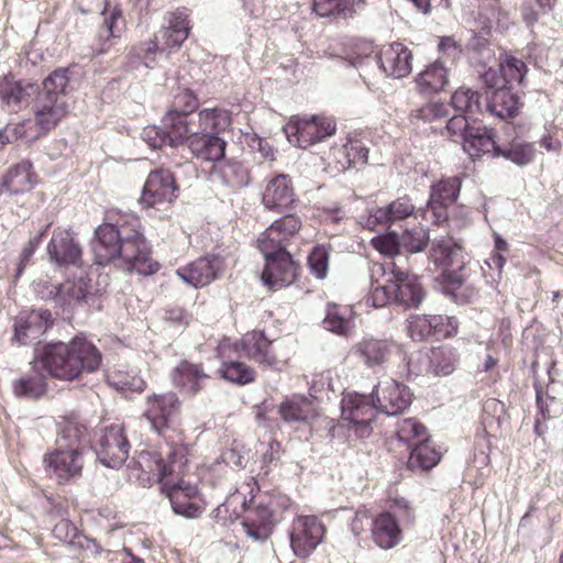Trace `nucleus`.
<instances>
[{
	"label": "nucleus",
	"mask_w": 563,
	"mask_h": 563,
	"mask_svg": "<svg viewBox=\"0 0 563 563\" xmlns=\"http://www.w3.org/2000/svg\"><path fill=\"white\" fill-rule=\"evenodd\" d=\"M95 263L113 264L125 271L150 275L159 265L150 260L151 249L143 234L141 220L134 214L120 217L115 223H102L95 231L91 243Z\"/></svg>",
	"instance_id": "1"
},
{
	"label": "nucleus",
	"mask_w": 563,
	"mask_h": 563,
	"mask_svg": "<svg viewBox=\"0 0 563 563\" xmlns=\"http://www.w3.org/2000/svg\"><path fill=\"white\" fill-rule=\"evenodd\" d=\"M37 360L53 377L74 380L84 373L99 369L102 355L86 336L76 335L68 343L56 342L45 345Z\"/></svg>",
	"instance_id": "2"
},
{
	"label": "nucleus",
	"mask_w": 563,
	"mask_h": 563,
	"mask_svg": "<svg viewBox=\"0 0 563 563\" xmlns=\"http://www.w3.org/2000/svg\"><path fill=\"white\" fill-rule=\"evenodd\" d=\"M88 442V430L85 424L75 419L60 423L56 446L44 456L47 471L58 483L74 482L81 476L84 452Z\"/></svg>",
	"instance_id": "3"
},
{
	"label": "nucleus",
	"mask_w": 563,
	"mask_h": 563,
	"mask_svg": "<svg viewBox=\"0 0 563 563\" xmlns=\"http://www.w3.org/2000/svg\"><path fill=\"white\" fill-rule=\"evenodd\" d=\"M68 68H57L44 79L43 88L41 91L37 90L33 106L36 128L35 136H40L54 129L68 113Z\"/></svg>",
	"instance_id": "4"
},
{
	"label": "nucleus",
	"mask_w": 563,
	"mask_h": 563,
	"mask_svg": "<svg viewBox=\"0 0 563 563\" xmlns=\"http://www.w3.org/2000/svg\"><path fill=\"white\" fill-rule=\"evenodd\" d=\"M440 56L416 77L417 88L422 95L443 91L449 85L452 67L461 55V47L452 37H441L438 44Z\"/></svg>",
	"instance_id": "5"
},
{
	"label": "nucleus",
	"mask_w": 563,
	"mask_h": 563,
	"mask_svg": "<svg viewBox=\"0 0 563 563\" xmlns=\"http://www.w3.org/2000/svg\"><path fill=\"white\" fill-rule=\"evenodd\" d=\"M236 353L260 365L280 371L290 358V352L282 340H268L263 331L245 333L239 343L233 344Z\"/></svg>",
	"instance_id": "6"
},
{
	"label": "nucleus",
	"mask_w": 563,
	"mask_h": 563,
	"mask_svg": "<svg viewBox=\"0 0 563 563\" xmlns=\"http://www.w3.org/2000/svg\"><path fill=\"white\" fill-rule=\"evenodd\" d=\"M378 411L373 396L350 393L341 400V420L338 428H347L357 438H367L372 433L371 423Z\"/></svg>",
	"instance_id": "7"
},
{
	"label": "nucleus",
	"mask_w": 563,
	"mask_h": 563,
	"mask_svg": "<svg viewBox=\"0 0 563 563\" xmlns=\"http://www.w3.org/2000/svg\"><path fill=\"white\" fill-rule=\"evenodd\" d=\"M188 450L183 444L168 445L166 460L156 452L142 451L133 463L145 474H155L162 486L165 479L181 476L187 464Z\"/></svg>",
	"instance_id": "8"
},
{
	"label": "nucleus",
	"mask_w": 563,
	"mask_h": 563,
	"mask_svg": "<svg viewBox=\"0 0 563 563\" xmlns=\"http://www.w3.org/2000/svg\"><path fill=\"white\" fill-rule=\"evenodd\" d=\"M429 260L452 286H460L464 282L465 254L463 247L452 238L434 239L431 242Z\"/></svg>",
	"instance_id": "9"
},
{
	"label": "nucleus",
	"mask_w": 563,
	"mask_h": 563,
	"mask_svg": "<svg viewBox=\"0 0 563 563\" xmlns=\"http://www.w3.org/2000/svg\"><path fill=\"white\" fill-rule=\"evenodd\" d=\"M288 142L300 148H308L314 143L323 141L335 133V123L332 119L313 115L290 121L284 128Z\"/></svg>",
	"instance_id": "10"
},
{
	"label": "nucleus",
	"mask_w": 563,
	"mask_h": 563,
	"mask_svg": "<svg viewBox=\"0 0 563 563\" xmlns=\"http://www.w3.org/2000/svg\"><path fill=\"white\" fill-rule=\"evenodd\" d=\"M130 442L120 423H112L106 427L96 442L97 459L104 466L119 468L129 457Z\"/></svg>",
	"instance_id": "11"
},
{
	"label": "nucleus",
	"mask_w": 563,
	"mask_h": 563,
	"mask_svg": "<svg viewBox=\"0 0 563 563\" xmlns=\"http://www.w3.org/2000/svg\"><path fill=\"white\" fill-rule=\"evenodd\" d=\"M325 527L316 516H298L290 530V547L298 558H308L323 541Z\"/></svg>",
	"instance_id": "12"
},
{
	"label": "nucleus",
	"mask_w": 563,
	"mask_h": 563,
	"mask_svg": "<svg viewBox=\"0 0 563 563\" xmlns=\"http://www.w3.org/2000/svg\"><path fill=\"white\" fill-rule=\"evenodd\" d=\"M352 353L367 368H384L394 355L406 361L407 356L400 346L393 340L365 338L352 347Z\"/></svg>",
	"instance_id": "13"
},
{
	"label": "nucleus",
	"mask_w": 563,
	"mask_h": 563,
	"mask_svg": "<svg viewBox=\"0 0 563 563\" xmlns=\"http://www.w3.org/2000/svg\"><path fill=\"white\" fill-rule=\"evenodd\" d=\"M462 180L457 176L443 178L431 186L424 218L434 224L445 222L449 218L448 208L460 194Z\"/></svg>",
	"instance_id": "14"
},
{
	"label": "nucleus",
	"mask_w": 563,
	"mask_h": 563,
	"mask_svg": "<svg viewBox=\"0 0 563 563\" xmlns=\"http://www.w3.org/2000/svg\"><path fill=\"white\" fill-rule=\"evenodd\" d=\"M177 191L175 177L168 169H154L146 178L139 201L146 208L170 203L177 198Z\"/></svg>",
	"instance_id": "15"
},
{
	"label": "nucleus",
	"mask_w": 563,
	"mask_h": 563,
	"mask_svg": "<svg viewBox=\"0 0 563 563\" xmlns=\"http://www.w3.org/2000/svg\"><path fill=\"white\" fill-rule=\"evenodd\" d=\"M179 477L165 479L163 490L168 496L175 514L188 519L198 518L203 507L197 498V487L185 483Z\"/></svg>",
	"instance_id": "16"
},
{
	"label": "nucleus",
	"mask_w": 563,
	"mask_h": 563,
	"mask_svg": "<svg viewBox=\"0 0 563 563\" xmlns=\"http://www.w3.org/2000/svg\"><path fill=\"white\" fill-rule=\"evenodd\" d=\"M372 396L378 411L388 416L401 413L411 404L409 388L391 378H384L374 387Z\"/></svg>",
	"instance_id": "17"
},
{
	"label": "nucleus",
	"mask_w": 563,
	"mask_h": 563,
	"mask_svg": "<svg viewBox=\"0 0 563 563\" xmlns=\"http://www.w3.org/2000/svg\"><path fill=\"white\" fill-rule=\"evenodd\" d=\"M54 324L52 313L47 309L21 312L14 321L13 342L30 345L37 342Z\"/></svg>",
	"instance_id": "18"
},
{
	"label": "nucleus",
	"mask_w": 563,
	"mask_h": 563,
	"mask_svg": "<svg viewBox=\"0 0 563 563\" xmlns=\"http://www.w3.org/2000/svg\"><path fill=\"white\" fill-rule=\"evenodd\" d=\"M179 409L180 401L175 393L153 394L146 398L144 417L155 432L162 433L169 428Z\"/></svg>",
	"instance_id": "19"
},
{
	"label": "nucleus",
	"mask_w": 563,
	"mask_h": 563,
	"mask_svg": "<svg viewBox=\"0 0 563 563\" xmlns=\"http://www.w3.org/2000/svg\"><path fill=\"white\" fill-rule=\"evenodd\" d=\"M224 269V260L220 255H206L176 271L186 284L205 287L219 277Z\"/></svg>",
	"instance_id": "20"
},
{
	"label": "nucleus",
	"mask_w": 563,
	"mask_h": 563,
	"mask_svg": "<svg viewBox=\"0 0 563 563\" xmlns=\"http://www.w3.org/2000/svg\"><path fill=\"white\" fill-rule=\"evenodd\" d=\"M394 301L405 308H417L424 298V290L418 277L402 269L396 262L391 263Z\"/></svg>",
	"instance_id": "21"
},
{
	"label": "nucleus",
	"mask_w": 563,
	"mask_h": 563,
	"mask_svg": "<svg viewBox=\"0 0 563 563\" xmlns=\"http://www.w3.org/2000/svg\"><path fill=\"white\" fill-rule=\"evenodd\" d=\"M298 202L289 175L279 174L271 178L262 194L263 206L272 211L284 212Z\"/></svg>",
	"instance_id": "22"
},
{
	"label": "nucleus",
	"mask_w": 563,
	"mask_h": 563,
	"mask_svg": "<svg viewBox=\"0 0 563 563\" xmlns=\"http://www.w3.org/2000/svg\"><path fill=\"white\" fill-rule=\"evenodd\" d=\"M265 268L262 273V280L272 290L291 285L298 274V266L289 253L273 255L265 258Z\"/></svg>",
	"instance_id": "23"
},
{
	"label": "nucleus",
	"mask_w": 563,
	"mask_h": 563,
	"mask_svg": "<svg viewBox=\"0 0 563 563\" xmlns=\"http://www.w3.org/2000/svg\"><path fill=\"white\" fill-rule=\"evenodd\" d=\"M37 92V86L13 77L0 79V101L10 112H18L29 106L31 98Z\"/></svg>",
	"instance_id": "24"
},
{
	"label": "nucleus",
	"mask_w": 563,
	"mask_h": 563,
	"mask_svg": "<svg viewBox=\"0 0 563 563\" xmlns=\"http://www.w3.org/2000/svg\"><path fill=\"white\" fill-rule=\"evenodd\" d=\"M379 65L383 71L394 78H404L411 73L412 53L404 44L395 42L380 51Z\"/></svg>",
	"instance_id": "25"
},
{
	"label": "nucleus",
	"mask_w": 563,
	"mask_h": 563,
	"mask_svg": "<svg viewBox=\"0 0 563 563\" xmlns=\"http://www.w3.org/2000/svg\"><path fill=\"white\" fill-rule=\"evenodd\" d=\"M274 511L262 503L250 506L243 519V527L249 537L256 541H264L273 532L277 522Z\"/></svg>",
	"instance_id": "26"
},
{
	"label": "nucleus",
	"mask_w": 563,
	"mask_h": 563,
	"mask_svg": "<svg viewBox=\"0 0 563 563\" xmlns=\"http://www.w3.org/2000/svg\"><path fill=\"white\" fill-rule=\"evenodd\" d=\"M47 253L52 262L62 265H77L81 260V247L67 230L55 231L48 245Z\"/></svg>",
	"instance_id": "27"
},
{
	"label": "nucleus",
	"mask_w": 563,
	"mask_h": 563,
	"mask_svg": "<svg viewBox=\"0 0 563 563\" xmlns=\"http://www.w3.org/2000/svg\"><path fill=\"white\" fill-rule=\"evenodd\" d=\"M190 152L197 157L209 162H219L225 154V142L216 134L200 133L191 126L186 136Z\"/></svg>",
	"instance_id": "28"
},
{
	"label": "nucleus",
	"mask_w": 563,
	"mask_h": 563,
	"mask_svg": "<svg viewBox=\"0 0 563 563\" xmlns=\"http://www.w3.org/2000/svg\"><path fill=\"white\" fill-rule=\"evenodd\" d=\"M235 352L233 343L229 339L222 340L217 349L218 356L222 360V367L220 369L224 379L245 385L255 379V372L249 365L231 360V353Z\"/></svg>",
	"instance_id": "29"
},
{
	"label": "nucleus",
	"mask_w": 563,
	"mask_h": 563,
	"mask_svg": "<svg viewBox=\"0 0 563 563\" xmlns=\"http://www.w3.org/2000/svg\"><path fill=\"white\" fill-rule=\"evenodd\" d=\"M12 390L18 398L27 399H40L46 394V376L38 360L32 363L29 372L12 380Z\"/></svg>",
	"instance_id": "30"
},
{
	"label": "nucleus",
	"mask_w": 563,
	"mask_h": 563,
	"mask_svg": "<svg viewBox=\"0 0 563 563\" xmlns=\"http://www.w3.org/2000/svg\"><path fill=\"white\" fill-rule=\"evenodd\" d=\"M415 211L416 207L411 199L402 196L384 208L373 210L366 220V227L374 230L377 224L388 225L413 216Z\"/></svg>",
	"instance_id": "31"
},
{
	"label": "nucleus",
	"mask_w": 563,
	"mask_h": 563,
	"mask_svg": "<svg viewBox=\"0 0 563 563\" xmlns=\"http://www.w3.org/2000/svg\"><path fill=\"white\" fill-rule=\"evenodd\" d=\"M163 124L164 128L148 125L142 130L141 137L150 147H175L184 142L187 130L180 121H177L176 125H166L164 122Z\"/></svg>",
	"instance_id": "32"
},
{
	"label": "nucleus",
	"mask_w": 563,
	"mask_h": 563,
	"mask_svg": "<svg viewBox=\"0 0 563 563\" xmlns=\"http://www.w3.org/2000/svg\"><path fill=\"white\" fill-rule=\"evenodd\" d=\"M207 378L208 375L205 373L201 365L188 361H181L172 372L174 385L181 388L190 396L196 395L202 389V383Z\"/></svg>",
	"instance_id": "33"
},
{
	"label": "nucleus",
	"mask_w": 563,
	"mask_h": 563,
	"mask_svg": "<svg viewBox=\"0 0 563 563\" xmlns=\"http://www.w3.org/2000/svg\"><path fill=\"white\" fill-rule=\"evenodd\" d=\"M400 528L397 520L389 512H384L373 520L372 536L374 542L382 549L394 548L400 541Z\"/></svg>",
	"instance_id": "34"
},
{
	"label": "nucleus",
	"mask_w": 563,
	"mask_h": 563,
	"mask_svg": "<svg viewBox=\"0 0 563 563\" xmlns=\"http://www.w3.org/2000/svg\"><path fill=\"white\" fill-rule=\"evenodd\" d=\"M463 148L471 157H478L488 153L499 156L500 152V146L496 144L493 130L486 128L470 130L464 136Z\"/></svg>",
	"instance_id": "35"
},
{
	"label": "nucleus",
	"mask_w": 563,
	"mask_h": 563,
	"mask_svg": "<svg viewBox=\"0 0 563 563\" xmlns=\"http://www.w3.org/2000/svg\"><path fill=\"white\" fill-rule=\"evenodd\" d=\"M198 108V99L190 90L179 91L173 101L172 109L163 118L166 125H176L180 121L187 130V134L191 132V121H187V115Z\"/></svg>",
	"instance_id": "36"
},
{
	"label": "nucleus",
	"mask_w": 563,
	"mask_h": 563,
	"mask_svg": "<svg viewBox=\"0 0 563 563\" xmlns=\"http://www.w3.org/2000/svg\"><path fill=\"white\" fill-rule=\"evenodd\" d=\"M188 10L178 8L168 18V25L162 29L165 44L168 47H179L189 35Z\"/></svg>",
	"instance_id": "37"
},
{
	"label": "nucleus",
	"mask_w": 563,
	"mask_h": 563,
	"mask_svg": "<svg viewBox=\"0 0 563 563\" xmlns=\"http://www.w3.org/2000/svg\"><path fill=\"white\" fill-rule=\"evenodd\" d=\"M89 287L84 278L67 280L63 284L51 286L48 297L59 305L73 306L86 299Z\"/></svg>",
	"instance_id": "38"
},
{
	"label": "nucleus",
	"mask_w": 563,
	"mask_h": 563,
	"mask_svg": "<svg viewBox=\"0 0 563 563\" xmlns=\"http://www.w3.org/2000/svg\"><path fill=\"white\" fill-rule=\"evenodd\" d=\"M35 184V175L32 165L27 161L18 163L9 169L3 178L2 186L11 194L30 191Z\"/></svg>",
	"instance_id": "39"
},
{
	"label": "nucleus",
	"mask_w": 563,
	"mask_h": 563,
	"mask_svg": "<svg viewBox=\"0 0 563 563\" xmlns=\"http://www.w3.org/2000/svg\"><path fill=\"white\" fill-rule=\"evenodd\" d=\"M460 354L456 349L442 345L432 349L428 356V372L435 376H448L455 371Z\"/></svg>",
	"instance_id": "40"
},
{
	"label": "nucleus",
	"mask_w": 563,
	"mask_h": 563,
	"mask_svg": "<svg viewBox=\"0 0 563 563\" xmlns=\"http://www.w3.org/2000/svg\"><path fill=\"white\" fill-rule=\"evenodd\" d=\"M452 108L473 120L483 111L482 96L468 87L457 88L451 96Z\"/></svg>",
	"instance_id": "41"
},
{
	"label": "nucleus",
	"mask_w": 563,
	"mask_h": 563,
	"mask_svg": "<svg viewBox=\"0 0 563 563\" xmlns=\"http://www.w3.org/2000/svg\"><path fill=\"white\" fill-rule=\"evenodd\" d=\"M519 108V98L510 87L493 91L487 99L486 109L500 119L514 117Z\"/></svg>",
	"instance_id": "42"
},
{
	"label": "nucleus",
	"mask_w": 563,
	"mask_h": 563,
	"mask_svg": "<svg viewBox=\"0 0 563 563\" xmlns=\"http://www.w3.org/2000/svg\"><path fill=\"white\" fill-rule=\"evenodd\" d=\"M362 0H313L312 10L321 18L347 19Z\"/></svg>",
	"instance_id": "43"
},
{
	"label": "nucleus",
	"mask_w": 563,
	"mask_h": 563,
	"mask_svg": "<svg viewBox=\"0 0 563 563\" xmlns=\"http://www.w3.org/2000/svg\"><path fill=\"white\" fill-rule=\"evenodd\" d=\"M279 415L286 422H308L314 416V409L310 400L297 396L279 406Z\"/></svg>",
	"instance_id": "44"
},
{
	"label": "nucleus",
	"mask_w": 563,
	"mask_h": 563,
	"mask_svg": "<svg viewBox=\"0 0 563 563\" xmlns=\"http://www.w3.org/2000/svg\"><path fill=\"white\" fill-rule=\"evenodd\" d=\"M441 459L440 453L429 444L428 439L415 443L408 459V467L410 470H430L435 466Z\"/></svg>",
	"instance_id": "45"
},
{
	"label": "nucleus",
	"mask_w": 563,
	"mask_h": 563,
	"mask_svg": "<svg viewBox=\"0 0 563 563\" xmlns=\"http://www.w3.org/2000/svg\"><path fill=\"white\" fill-rule=\"evenodd\" d=\"M159 52L157 37L133 45L128 54L131 68L144 65L146 68H154L156 55Z\"/></svg>",
	"instance_id": "46"
},
{
	"label": "nucleus",
	"mask_w": 563,
	"mask_h": 563,
	"mask_svg": "<svg viewBox=\"0 0 563 563\" xmlns=\"http://www.w3.org/2000/svg\"><path fill=\"white\" fill-rule=\"evenodd\" d=\"M198 122L197 131L217 135L230 125L231 119L227 110L212 108L201 110L198 114Z\"/></svg>",
	"instance_id": "47"
},
{
	"label": "nucleus",
	"mask_w": 563,
	"mask_h": 563,
	"mask_svg": "<svg viewBox=\"0 0 563 563\" xmlns=\"http://www.w3.org/2000/svg\"><path fill=\"white\" fill-rule=\"evenodd\" d=\"M368 152L369 150L363 141L357 139L349 140L340 147V154L347 157V161H341V169L346 170L365 166L368 159Z\"/></svg>",
	"instance_id": "48"
},
{
	"label": "nucleus",
	"mask_w": 563,
	"mask_h": 563,
	"mask_svg": "<svg viewBox=\"0 0 563 563\" xmlns=\"http://www.w3.org/2000/svg\"><path fill=\"white\" fill-rule=\"evenodd\" d=\"M351 310L335 303H328L327 313L322 321L324 329L336 334H346L349 330Z\"/></svg>",
	"instance_id": "49"
},
{
	"label": "nucleus",
	"mask_w": 563,
	"mask_h": 563,
	"mask_svg": "<svg viewBox=\"0 0 563 563\" xmlns=\"http://www.w3.org/2000/svg\"><path fill=\"white\" fill-rule=\"evenodd\" d=\"M536 155V148L532 143L512 142L508 147H500L499 156L515 163L518 166H525L531 163Z\"/></svg>",
	"instance_id": "50"
},
{
	"label": "nucleus",
	"mask_w": 563,
	"mask_h": 563,
	"mask_svg": "<svg viewBox=\"0 0 563 563\" xmlns=\"http://www.w3.org/2000/svg\"><path fill=\"white\" fill-rule=\"evenodd\" d=\"M397 437L399 441L408 443L411 448L412 444L427 439V429L416 419H404L398 423Z\"/></svg>",
	"instance_id": "51"
},
{
	"label": "nucleus",
	"mask_w": 563,
	"mask_h": 563,
	"mask_svg": "<svg viewBox=\"0 0 563 563\" xmlns=\"http://www.w3.org/2000/svg\"><path fill=\"white\" fill-rule=\"evenodd\" d=\"M399 236L402 250L409 253L423 251L429 242L428 231L421 225L406 229Z\"/></svg>",
	"instance_id": "52"
},
{
	"label": "nucleus",
	"mask_w": 563,
	"mask_h": 563,
	"mask_svg": "<svg viewBox=\"0 0 563 563\" xmlns=\"http://www.w3.org/2000/svg\"><path fill=\"white\" fill-rule=\"evenodd\" d=\"M257 247L265 258L273 255L282 256V253H289L286 241L277 232L271 233L269 227L257 239Z\"/></svg>",
	"instance_id": "53"
},
{
	"label": "nucleus",
	"mask_w": 563,
	"mask_h": 563,
	"mask_svg": "<svg viewBox=\"0 0 563 563\" xmlns=\"http://www.w3.org/2000/svg\"><path fill=\"white\" fill-rule=\"evenodd\" d=\"M109 382L117 389L141 393L145 388V380L136 373L117 371L109 376Z\"/></svg>",
	"instance_id": "54"
},
{
	"label": "nucleus",
	"mask_w": 563,
	"mask_h": 563,
	"mask_svg": "<svg viewBox=\"0 0 563 563\" xmlns=\"http://www.w3.org/2000/svg\"><path fill=\"white\" fill-rule=\"evenodd\" d=\"M500 71L506 77V84L511 88L514 84H522L526 73L527 66L525 62L514 56L505 55V58L499 63Z\"/></svg>",
	"instance_id": "55"
},
{
	"label": "nucleus",
	"mask_w": 563,
	"mask_h": 563,
	"mask_svg": "<svg viewBox=\"0 0 563 563\" xmlns=\"http://www.w3.org/2000/svg\"><path fill=\"white\" fill-rule=\"evenodd\" d=\"M450 114V104L433 101L428 102L411 112V117L423 122H433L445 119Z\"/></svg>",
	"instance_id": "56"
},
{
	"label": "nucleus",
	"mask_w": 563,
	"mask_h": 563,
	"mask_svg": "<svg viewBox=\"0 0 563 563\" xmlns=\"http://www.w3.org/2000/svg\"><path fill=\"white\" fill-rule=\"evenodd\" d=\"M301 224L299 217L295 214H286L283 218L275 220L269 225V232H277L288 244V241L299 232Z\"/></svg>",
	"instance_id": "57"
},
{
	"label": "nucleus",
	"mask_w": 563,
	"mask_h": 563,
	"mask_svg": "<svg viewBox=\"0 0 563 563\" xmlns=\"http://www.w3.org/2000/svg\"><path fill=\"white\" fill-rule=\"evenodd\" d=\"M329 256V250L324 245L314 246L308 256L310 272L318 279H323L328 274Z\"/></svg>",
	"instance_id": "58"
},
{
	"label": "nucleus",
	"mask_w": 563,
	"mask_h": 563,
	"mask_svg": "<svg viewBox=\"0 0 563 563\" xmlns=\"http://www.w3.org/2000/svg\"><path fill=\"white\" fill-rule=\"evenodd\" d=\"M223 180L232 187H244L250 183L247 169L239 162H230L222 167Z\"/></svg>",
	"instance_id": "59"
},
{
	"label": "nucleus",
	"mask_w": 563,
	"mask_h": 563,
	"mask_svg": "<svg viewBox=\"0 0 563 563\" xmlns=\"http://www.w3.org/2000/svg\"><path fill=\"white\" fill-rule=\"evenodd\" d=\"M373 245L382 254L390 257L400 256L402 250L400 236L396 232L377 236L373 240Z\"/></svg>",
	"instance_id": "60"
},
{
	"label": "nucleus",
	"mask_w": 563,
	"mask_h": 563,
	"mask_svg": "<svg viewBox=\"0 0 563 563\" xmlns=\"http://www.w3.org/2000/svg\"><path fill=\"white\" fill-rule=\"evenodd\" d=\"M483 411L486 417L484 424L492 428L494 423L499 427L506 417V408L504 402L496 398L487 399L483 405Z\"/></svg>",
	"instance_id": "61"
},
{
	"label": "nucleus",
	"mask_w": 563,
	"mask_h": 563,
	"mask_svg": "<svg viewBox=\"0 0 563 563\" xmlns=\"http://www.w3.org/2000/svg\"><path fill=\"white\" fill-rule=\"evenodd\" d=\"M394 301L393 284L372 285L371 294L366 297V305L375 308L385 307Z\"/></svg>",
	"instance_id": "62"
},
{
	"label": "nucleus",
	"mask_w": 563,
	"mask_h": 563,
	"mask_svg": "<svg viewBox=\"0 0 563 563\" xmlns=\"http://www.w3.org/2000/svg\"><path fill=\"white\" fill-rule=\"evenodd\" d=\"M49 227H51V223H48L44 228V230L41 231L37 235L31 238L29 240V242L26 243V245L23 247V250L20 254V261H19L18 267H16V272H15V276H14L15 278H19L22 275L27 262L31 260L35 250L41 244L43 236L45 235V233L49 229Z\"/></svg>",
	"instance_id": "63"
},
{
	"label": "nucleus",
	"mask_w": 563,
	"mask_h": 563,
	"mask_svg": "<svg viewBox=\"0 0 563 563\" xmlns=\"http://www.w3.org/2000/svg\"><path fill=\"white\" fill-rule=\"evenodd\" d=\"M102 14L104 15L103 21V32L107 33V40H112L114 37L120 36L121 29L119 27V21H122V11L120 8L114 7L109 12H107V7H104Z\"/></svg>",
	"instance_id": "64"
}]
</instances>
